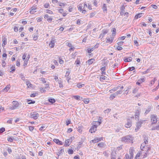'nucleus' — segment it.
<instances>
[{
	"mask_svg": "<svg viewBox=\"0 0 159 159\" xmlns=\"http://www.w3.org/2000/svg\"><path fill=\"white\" fill-rule=\"evenodd\" d=\"M151 109L150 107L147 109L145 112V114H147L148 113L151 111Z\"/></svg>",
	"mask_w": 159,
	"mask_h": 159,
	"instance_id": "nucleus-53",
	"label": "nucleus"
},
{
	"mask_svg": "<svg viewBox=\"0 0 159 159\" xmlns=\"http://www.w3.org/2000/svg\"><path fill=\"white\" fill-rule=\"evenodd\" d=\"M12 105L10 106L9 107V108L11 110H13L16 109L19 106V103L18 102L16 101H14L12 102Z\"/></svg>",
	"mask_w": 159,
	"mask_h": 159,
	"instance_id": "nucleus-3",
	"label": "nucleus"
},
{
	"mask_svg": "<svg viewBox=\"0 0 159 159\" xmlns=\"http://www.w3.org/2000/svg\"><path fill=\"white\" fill-rule=\"evenodd\" d=\"M73 8V6H70L69 7L68 11L69 12H71L72 11V9Z\"/></svg>",
	"mask_w": 159,
	"mask_h": 159,
	"instance_id": "nucleus-43",
	"label": "nucleus"
},
{
	"mask_svg": "<svg viewBox=\"0 0 159 159\" xmlns=\"http://www.w3.org/2000/svg\"><path fill=\"white\" fill-rule=\"evenodd\" d=\"M125 7L124 6H122L121 8L120 11V14L121 15H123L124 14V10L125 9Z\"/></svg>",
	"mask_w": 159,
	"mask_h": 159,
	"instance_id": "nucleus-22",
	"label": "nucleus"
},
{
	"mask_svg": "<svg viewBox=\"0 0 159 159\" xmlns=\"http://www.w3.org/2000/svg\"><path fill=\"white\" fill-rule=\"evenodd\" d=\"M95 61V60L93 58H91L88 60L86 62L89 65H90L92 64L93 62Z\"/></svg>",
	"mask_w": 159,
	"mask_h": 159,
	"instance_id": "nucleus-21",
	"label": "nucleus"
},
{
	"mask_svg": "<svg viewBox=\"0 0 159 159\" xmlns=\"http://www.w3.org/2000/svg\"><path fill=\"white\" fill-rule=\"evenodd\" d=\"M26 83L28 88H32V84L28 80H26Z\"/></svg>",
	"mask_w": 159,
	"mask_h": 159,
	"instance_id": "nucleus-19",
	"label": "nucleus"
},
{
	"mask_svg": "<svg viewBox=\"0 0 159 159\" xmlns=\"http://www.w3.org/2000/svg\"><path fill=\"white\" fill-rule=\"evenodd\" d=\"M106 39V43H111L114 39V37H111L110 38H107Z\"/></svg>",
	"mask_w": 159,
	"mask_h": 159,
	"instance_id": "nucleus-17",
	"label": "nucleus"
},
{
	"mask_svg": "<svg viewBox=\"0 0 159 159\" xmlns=\"http://www.w3.org/2000/svg\"><path fill=\"white\" fill-rule=\"evenodd\" d=\"M132 125L131 122L130 120H128L127 123L125 124V126L126 128H130Z\"/></svg>",
	"mask_w": 159,
	"mask_h": 159,
	"instance_id": "nucleus-14",
	"label": "nucleus"
},
{
	"mask_svg": "<svg viewBox=\"0 0 159 159\" xmlns=\"http://www.w3.org/2000/svg\"><path fill=\"white\" fill-rule=\"evenodd\" d=\"M147 147H148L147 146H146V144L144 143H143L141 144L140 146V148L141 149V151H144L145 150L147 149Z\"/></svg>",
	"mask_w": 159,
	"mask_h": 159,
	"instance_id": "nucleus-11",
	"label": "nucleus"
},
{
	"mask_svg": "<svg viewBox=\"0 0 159 159\" xmlns=\"http://www.w3.org/2000/svg\"><path fill=\"white\" fill-rule=\"evenodd\" d=\"M83 101H84V102L86 104L89 103V99L85 98L83 100Z\"/></svg>",
	"mask_w": 159,
	"mask_h": 159,
	"instance_id": "nucleus-39",
	"label": "nucleus"
},
{
	"mask_svg": "<svg viewBox=\"0 0 159 159\" xmlns=\"http://www.w3.org/2000/svg\"><path fill=\"white\" fill-rule=\"evenodd\" d=\"M71 142L70 139H67L65 140L64 144V146L65 147L69 146L70 145V143Z\"/></svg>",
	"mask_w": 159,
	"mask_h": 159,
	"instance_id": "nucleus-15",
	"label": "nucleus"
},
{
	"mask_svg": "<svg viewBox=\"0 0 159 159\" xmlns=\"http://www.w3.org/2000/svg\"><path fill=\"white\" fill-rule=\"evenodd\" d=\"M116 30L115 28H113L112 30V37H114L115 35L116 32Z\"/></svg>",
	"mask_w": 159,
	"mask_h": 159,
	"instance_id": "nucleus-33",
	"label": "nucleus"
},
{
	"mask_svg": "<svg viewBox=\"0 0 159 159\" xmlns=\"http://www.w3.org/2000/svg\"><path fill=\"white\" fill-rule=\"evenodd\" d=\"M132 58L131 57H129L128 58H126L124 60V61L125 62H130L132 61Z\"/></svg>",
	"mask_w": 159,
	"mask_h": 159,
	"instance_id": "nucleus-24",
	"label": "nucleus"
},
{
	"mask_svg": "<svg viewBox=\"0 0 159 159\" xmlns=\"http://www.w3.org/2000/svg\"><path fill=\"white\" fill-rule=\"evenodd\" d=\"M2 41L3 43L2 44V46H4L7 43V39L5 37H3L2 38Z\"/></svg>",
	"mask_w": 159,
	"mask_h": 159,
	"instance_id": "nucleus-18",
	"label": "nucleus"
},
{
	"mask_svg": "<svg viewBox=\"0 0 159 159\" xmlns=\"http://www.w3.org/2000/svg\"><path fill=\"white\" fill-rule=\"evenodd\" d=\"M150 117L152 124H156L157 122V118L156 115H152Z\"/></svg>",
	"mask_w": 159,
	"mask_h": 159,
	"instance_id": "nucleus-6",
	"label": "nucleus"
},
{
	"mask_svg": "<svg viewBox=\"0 0 159 159\" xmlns=\"http://www.w3.org/2000/svg\"><path fill=\"white\" fill-rule=\"evenodd\" d=\"M37 9V7L35 6H33L31 8L30 11V14H34V13L36 12V11H35V10Z\"/></svg>",
	"mask_w": 159,
	"mask_h": 159,
	"instance_id": "nucleus-13",
	"label": "nucleus"
},
{
	"mask_svg": "<svg viewBox=\"0 0 159 159\" xmlns=\"http://www.w3.org/2000/svg\"><path fill=\"white\" fill-rule=\"evenodd\" d=\"M44 6L45 8H48L49 6V4L48 3H45L44 5Z\"/></svg>",
	"mask_w": 159,
	"mask_h": 159,
	"instance_id": "nucleus-63",
	"label": "nucleus"
},
{
	"mask_svg": "<svg viewBox=\"0 0 159 159\" xmlns=\"http://www.w3.org/2000/svg\"><path fill=\"white\" fill-rule=\"evenodd\" d=\"M145 120H139L137 123L136 128H135V130L136 132H137L138 130L141 127L142 124L143 122L145 121Z\"/></svg>",
	"mask_w": 159,
	"mask_h": 159,
	"instance_id": "nucleus-8",
	"label": "nucleus"
},
{
	"mask_svg": "<svg viewBox=\"0 0 159 159\" xmlns=\"http://www.w3.org/2000/svg\"><path fill=\"white\" fill-rule=\"evenodd\" d=\"M84 84H82L81 83H79L77 84V86L79 88H81L83 87H84Z\"/></svg>",
	"mask_w": 159,
	"mask_h": 159,
	"instance_id": "nucleus-30",
	"label": "nucleus"
},
{
	"mask_svg": "<svg viewBox=\"0 0 159 159\" xmlns=\"http://www.w3.org/2000/svg\"><path fill=\"white\" fill-rule=\"evenodd\" d=\"M54 40H52V41L49 43V46L51 48H53L54 45Z\"/></svg>",
	"mask_w": 159,
	"mask_h": 159,
	"instance_id": "nucleus-25",
	"label": "nucleus"
},
{
	"mask_svg": "<svg viewBox=\"0 0 159 159\" xmlns=\"http://www.w3.org/2000/svg\"><path fill=\"white\" fill-rule=\"evenodd\" d=\"M131 89V87L130 86L128 87L127 88V89L126 90L125 92H127V93H125L126 95L128 93V92L129 91V89Z\"/></svg>",
	"mask_w": 159,
	"mask_h": 159,
	"instance_id": "nucleus-47",
	"label": "nucleus"
},
{
	"mask_svg": "<svg viewBox=\"0 0 159 159\" xmlns=\"http://www.w3.org/2000/svg\"><path fill=\"white\" fill-rule=\"evenodd\" d=\"M83 143V142H80L78 144V145L77 147V148L78 149H80L81 147V145Z\"/></svg>",
	"mask_w": 159,
	"mask_h": 159,
	"instance_id": "nucleus-37",
	"label": "nucleus"
},
{
	"mask_svg": "<svg viewBox=\"0 0 159 159\" xmlns=\"http://www.w3.org/2000/svg\"><path fill=\"white\" fill-rule=\"evenodd\" d=\"M116 153L115 152H112L111 153V159H116Z\"/></svg>",
	"mask_w": 159,
	"mask_h": 159,
	"instance_id": "nucleus-20",
	"label": "nucleus"
},
{
	"mask_svg": "<svg viewBox=\"0 0 159 159\" xmlns=\"http://www.w3.org/2000/svg\"><path fill=\"white\" fill-rule=\"evenodd\" d=\"M143 13H140L136 15L135 16L134 18L135 19H138V18L141 17L142 16Z\"/></svg>",
	"mask_w": 159,
	"mask_h": 159,
	"instance_id": "nucleus-27",
	"label": "nucleus"
},
{
	"mask_svg": "<svg viewBox=\"0 0 159 159\" xmlns=\"http://www.w3.org/2000/svg\"><path fill=\"white\" fill-rule=\"evenodd\" d=\"M27 54L26 53H24L22 56V59L23 60H24L25 59L26 57Z\"/></svg>",
	"mask_w": 159,
	"mask_h": 159,
	"instance_id": "nucleus-59",
	"label": "nucleus"
},
{
	"mask_svg": "<svg viewBox=\"0 0 159 159\" xmlns=\"http://www.w3.org/2000/svg\"><path fill=\"white\" fill-rule=\"evenodd\" d=\"M39 89H40V91L42 93H44L46 91L43 88L40 87V88Z\"/></svg>",
	"mask_w": 159,
	"mask_h": 159,
	"instance_id": "nucleus-46",
	"label": "nucleus"
},
{
	"mask_svg": "<svg viewBox=\"0 0 159 159\" xmlns=\"http://www.w3.org/2000/svg\"><path fill=\"white\" fill-rule=\"evenodd\" d=\"M157 80V79L156 78H154L153 80H152L151 81L150 84H149V86H152L155 83V81Z\"/></svg>",
	"mask_w": 159,
	"mask_h": 159,
	"instance_id": "nucleus-26",
	"label": "nucleus"
},
{
	"mask_svg": "<svg viewBox=\"0 0 159 159\" xmlns=\"http://www.w3.org/2000/svg\"><path fill=\"white\" fill-rule=\"evenodd\" d=\"M145 80V79L144 78H141L139 79L138 81H139V82L140 81V82L142 83Z\"/></svg>",
	"mask_w": 159,
	"mask_h": 159,
	"instance_id": "nucleus-45",
	"label": "nucleus"
},
{
	"mask_svg": "<svg viewBox=\"0 0 159 159\" xmlns=\"http://www.w3.org/2000/svg\"><path fill=\"white\" fill-rule=\"evenodd\" d=\"M135 69V68L134 66L129 67L128 68V70L129 71H132Z\"/></svg>",
	"mask_w": 159,
	"mask_h": 159,
	"instance_id": "nucleus-44",
	"label": "nucleus"
},
{
	"mask_svg": "<svg viewBox=\"0 0 159 159\" xmlns=\"http://www.w3.org/2000/svg\"><path fill=\"white\" fill-rule=\"evenodd\" d=\"M102 137H101V138L96 137L94 139L91 140V141L94 143H96L98 142L99 141H101V140H102Z\"/></svg>",
	"mask_w": 159,
	"mask_h": 159,
	"instance_id": "nucleus-12",
	"label": "nucleus"
},
{
	"mask_svg": "<svg viewBox=\"0 0 159 159\" xmlns=\"http://www.w3.org/2000/svg\"><path fill=\"white\" fill-rule=\"evenodd\" d=\"M5 129L4 128H2L0 129V133H2L5 131Z\"/></svg>",
	"mask_w": 159,
	"mask_h": 159,
	"instance_id": "nucleus-56",
	"label": "nucleus"
},
{
	"mask_svg": "<svg viewBox=\"0 0 159 159\" xmlns=\"http://www.w3.org/2000/svg\"><path fill=\"white\" fill-rule=\"evenodd\" d=\"M122 91L121 90H119V91H117L115 93V94H116V95H117L119 94H120L122 93Z\"/></svg>",
	"mask_w": 159,
	"mask_h": 159,
	"instance_id": "nucleus-52",
	"label": "nucleus"
},
{
	"mask_svg": "<svg viewBox=\"0 0 159 159\" xmlns=\"http://www.w3.org/2000/svg\"><path fill=\"white\" fill-rule=\"evenodd\" d=\"M116 96V94H115V93L111 94L110 97V99L111 100H113Z\"/></svg>",
	"mask_w": 159,
	"mask_h": 159,
	"instance_id": "nucleus-28",
	"label": "nucleus"
},
{
	"mask_svg": "<svg viewBox=\"0 0 159 159\" xmlns=\"http://www.w3.org/2000/svg\"><path fill=\"white\" fill-rule=\"evenodd\" d=\"M48 101L51 103H53L55 102V100L54 98H50L48 99Z\"/></svg>",
	"mask_w": 159,
	"mask_h": 159,
	"instance_id": "nucleus-31",
	"label": "nucleus"
},
{
	"mask_svg": "<svg viewBox=\"0 0 159 159\" xmlns=\"http://www.w3.org/2000/svg\"><path fill=\"white\" fill-rule=\"evenodd\" d=\"M73 97L76 100H80V96L79 95H75L73 96Z\"/></svg>",
	"mask_w": 159,
	"mask_h": 159,
	"instance_id": "nucleus-34",
	"label": "nucleus"
},
{
	"mask_svg": "<svg viewBox=\"0 0 159 159\" xmlns=\"http://www.w3.org/2000/svg\"><path fill=\"white\" fill-rule=\"evenodd\" d=\"M39 115V114L37 112H31L30 114V117L34 120H36L38 118Z\"/></svg>",
	"mask_w": 159,
	"mask_h": 159,
	"instance_id": "nucleus-5",
	"label": "nucleus"
},
{
	"mask_svg": "<svg viewBox=\"0 0 159 159\" xmlns=\"http://www.w3.org/2000/svg\"><path fill=\"white\" fill-rule=\"evenodd\" d=\"M20 77L21 78L22 80H25V77L23 75L21 74H20Z\"/></svg>",
	"mask_w": 159,
	"mask_h": 159,
	"instance_id": "nucleus-51",
	"label": "nucleus"
},
{
	"mask_svg": "<svg viewBox=\"0 0 159 159\" xmlns=\"http://www.w3.org/2000/svg\"><path fill=\"white\" fill-rule=\"evenodd\" d=\"M148 139V138L147 137H145L144 138V142L143 143H145V144H146L148 143V141L147 140Z\"/></svg>",
	"mask_w": 159,
	"mask_h": 159,
	"instance_id": "nucleus-41",
	"label": "nucleus"
},
{
	"mask_svg": "<svg viewBox=\"0 0 159 159\" xmlns=\"http://www.w3.org/2000/svg\"><path fill=\"white\" fill-rule=\"evenodd\" d=\"M40 81H42L43 83H46V81H45V79L44 78H40Z\"/></svg>",
	"mask_w": 159,
	"mask_h": 159,
	"instance_id": "nucleus-50",
	"label": "nucleus"
},
{
	"mask_svg": "<svg viewBox=\"0 0 159 159\" xmlns=\"http://www.w3.org/2000/svg\"><path fill=\"white\" fill-rule=\"evenodd\" d=\"M102 9L104 12L105 11H107V7L106 6V5L105 4H103V6L102 7Z\"/></svg>",
	"mask_w": 159,
	"mask_h": 159,
	"instance_id": "nucleus-29",
	"label": "nucleus"
},
{
	"mask_svg": "<svg viewBox=\"0 0 159 159\" xmlns=\"http://www.w3.org/2000/svg\"><path fill=\"white\" fill-rule=\"evenodd\" d=\"M144 153V152H143V151H141L140 152H138L137 154L135 157V159H139V158H138L141 155V154Z\"/></svg>",
	"mask_w": 159,
	"mask_h": 159,
	"instance_id": "nucleus-23",
	"label": "nucleus"
},
{
	"mask_svg": "<svg viewBox=\"0 0 159 159\" xmlns=\"http://www.w3.org/2000/svg\"><path fill=\"white\" fill-rule=\"evenodd\" d=\"M75 63L76 65H79L80 64V62L79 60L77 59L75 61Z\"/></svg>",
	"mask_w": 159,
	"mask_h": 159,
	"instance_id": "nucleus-60",
	"label": "nucleus"
},
{
	"mask_svg": "<svg viewBox=\"0 0 159 159\" xmlns=\"http://www.w3.org/2000/svg\"><path fill=\"white\" fill-rule=\"evenodd\" d=\"M11 71H10V72H13V71H14L15 70V66H12L11 68Z\"/></svg>",
	"mask_w": 159,
	"mask_h": 159,
	"instance_id": "nucleus-38",
	"label": "nucleus"
},
{
	"mask_svg": "<svg viewBox=\"0 0 159 159\" xmlns=\"http://www.w3.org/2000/svg\"><path fill=\"white\" fill-rule=\"evenodd\" d=\"M134 150L133 147H131L129 149V154H130V159H133L134 158Z\"/></svg>",
	"mask_w": 159,
	"mask_h": 159,
	"instance_id": "nucleus-9",
	"label": "nucleus"
},
{
	"mask_svg": "<svg viewBox=\"0 0 159 159\" xmlns=\"http://www.w3.org/2000/svg\"><path fill=\"white\" fill-rule=\"evenodd\" d=\"M108 32L107 30H103L102 31V33L100 34L99 38H102Z\"/></svg>",
	"mask_w": 159,
	"mask_h": 159,
	"instance_id": "nucleus-10",
	"label": "nucleus"
},
{
	"mask_svg": "<svg viewBox=\"0 0 159 159\" xmlns=\"http://www.w3.org/2000/svg\"><path fill=\"white\" fill-rule=\"evenodd\" d=\"M46 12L50 14H52L53 13L52 11L48 9L46 10Z\"/></svg>",
	"mask_w": 159,
	"mask_h": 159,
	"instance_id": "nucleus-57",
	"label": "nucleus"
},
{
	"mask_svg": "<svg viewBox=\"0 0 159 159\" xmlns=\"http://www.w3.org/2000/svg\"><path fill=\"white\" fill-rule=\"evenodd\" d=\"M10 87L9 85H7L4 89L3 90L5 92H7L10 89Z\"/></svg>",
	"mask_w": 159,
	"mask_h": 159,
	"instance_id": "nucleus-35",
	"label": "nucleus"
},
{
	"mask_svg": "<svg viewBox=\"0 0 159 159\" xmlns=\"http://www.w3.org/2000/svg\"><path fill=\"white\" fill-rule=\"evenodd\" d=\"M78 10L79 11H81L82 10V4H79L78 6Z\"/></svg>",
	"mask_w": 159,
	"mask_h": 159,
	"instance_id": "nucleus-49",
	"label": "nucleus"
},
{
	"mask_svg": "<svg viewBox=\"0 0 159 159\" xmlns=\"http://www.w3.org/2000/svg\"><path fill=\"white\" fill-rule=\"evenodd\" d=\"M53 141L55 143L59 145H62L63 144V143L62 142L60 141L57 139H54Z\"/></svg>",
	"mask_w": 159,
	"mask_h": 159,
	"instance_id": "nucleus-16",
	"label": "nucleus"
},
{
	"mask_svg": "<svg viewBox=\"0 0 159 159\" xmlns=\"http://www.w3.org/2000/svg\"><path fill=\"white\" fill-rule=\"evenodd\" d=\"M58 83L59 84V87L60 88H62L63 87V84L62 83V82L61 80H60L59 81Z\"/></svg>",
	"mask_w": 159,
	"mask_h": 159,
	"instance_id": "nucleus-58",
	"label": "nucleus"
},
{
	"mask_svg": "<svg viewBox=\"0 0 159 159\" xmlns=\"http://www.w3.org/2000/svg\"><path fill=\"white\" fill-rule=\"evenodd\" d=\"M150 150V147H147V149L143 151V152H144V153L141 154V155L143 156V158L146 157L148 156V155L149 153V152Z\"/></svg>",
	"mask_w": 159,
	"mask_h": 159,
	"instance_id": "nucleus-4",
	"label": "nucleus"
},
{
	"mask_svg": "<svg viewBox=\"0 0 159 159\" xmlns=\"http://www.w3.org/2000/svg\"><path fill=\"white\" fill-rule=\"evenodd\" d=\"M141 112V110L139 108V107H138V109L136 110V112L135 113V118L136 120H139V116Z\"/></svg>",
	"mask_w": 159,
	"mask_h": 159,
	"instance_id": "nucleus-7",
	"label": "nucleus"
},
{
	"mask_svg": "<svg viewBox=\"0 0 159 159\" xmlns=\"http://www.w3.org/2000/svg\"><path fill=\"white\" fill-rule=\"evenodd\" d=\"M122 141L125 143H128L130 142L132 140V138L131 135H128L122 138Z\"/></svg>",
	"mask_w": 159,
	"mask_h": 159,
	"instance_id": "nucleus-2",
	"label": "nucleus"
},
{
	"mask_svg": "<svg viewBox=\"0 0 159 159\" xmlns=\"http://www.w3.org/2000/svg\"><path fill=\"white\" fill-rule=\"evenodd\" d=\"M14 138L12 137H9L7 138V140L8 141L10 142H12Z\"/></svg>",
	"mask_w": 159,
	"mask_h": 159,
	"instance_id": "nucleus-42",
	"label": "nucleus"
},
{
	"mask_svg": "<svg viewBox=\"0 0 159 159\" xmlns=\"http://www.w3.org/2000/svg\"><path fill=\"white\" fill-rule=\"evenodd\" d=\"M62 151H64V150L63 149H60V150H59V151L58 152L57 155L58 156H59V155H60Z\"/></svg>",
	"mask_w": 159,
	"mask_h": 159,
	"instance_id": "nucleus-54",
	"label": "nucleus"
},
{
	"mask_svg": "<svg viewBox=\"0 0 159 159\" xmlns=\"http://www.w3.org/2000/svg\"><path fill=\"white\" fill-rule=\"evenodd\" d=\"M37 94H38L36 93H32L31 94L30 97H35L36 96V95H37Z\"/></svg>",
	"mask_w": 159,
	"mask_h": 159,
	"instance_id": "nucleus-62",
	"label": "nucleus"
},
{
	"mask_svg": "<svg viewBox=\"0 0 159 159\" xmlns=\"http://www.w3.org/2000/svg\"><path fill=\"white\" fill-rule=\"evenodd\" d=\"M27 102H28V104H34L35 102V101H32L31 100H28Z\"/></svg>",
	"mask_w": 159,
	"mask_h": 159,
	"instance_id": "nucleus-48",
	"label": "nucleus"
},
{
	"mask_svg": "<svg viewBox=\"0 0 159 159\" xmlns=\"http://www.w3.org/2000/svg\"><path fill=\"white\" fill-rule=\"evenodd\" d=\"M107 77L103 75H101L100 78L101 81H103L104 80H106Z\"/></svg>",
	"mask_w": 159,
	"mask_h": 159,
	"instance_id": "nucleus-32",
	"label": "nucleus"
},
{
	"mask_svg": "<svg viewBox=\"0 0 159 159\" xmlns=\"http://www.w3.org/2000/svg\"><path fill=\"white\" fill-rule=\"evenodd\" d=\"M101 121H98L94 122L93 124V125L92 126V127L90 128L89 129V132L92 133H94L96 130L97 128V124H98L99 125H100L101 123Z\"/></svg>",
	"mask_w": 159,
	"mask_h": 159,
	"instance_id": "nucleus-1",
	"label": "nucleus"
},
{
	"mask_svg": "<svg viewBox=\"0 0 159 159\" xmlns=\"http://www.w3.org/2000/svg\"><path fill=\"white\" fill-rule=\"evenodd\" d=\"M129 155L128 154H126L124 159H129Z\"/></svg>",
	"mask_w": 159,
	"mask_h": 159,
	"instance_id": "nucleus-64",
	"label": "nucleus"
},
{
	"mask_svg": "<svg viewBox=\"0 0 159 159\" xmlns=\"http://www.w3.org/2000/svg\"><path fill=\"white\" fill-rule=\"evenodd\" d=\"M16 65L17 66H19L20 65V60L18 59L16 61Z\"/></svg>",
	"mask_w": 159,
	"mask_h": 159,
	"instance_id": "nucleus-55",
	"label": "nucleus"
},
{
	"mask_svg": "<svg viewBox=\"0 0 159 159\" xmlns=\"http://www.w3.org/2000/svg\"><path fill=\"white\" fill-rule=\"evenodd\" d=\"M98 146L101 148H102L104 146V144L102 142L98 144Z\"/></svg>",
	"mask_w": 159,
	"mask_h": 159,
	"instance_id": "nucleus-36",
	"label": "nucleus"
},
{
	"mask_svg": "<svg viewBox=\"0 0 159 159\" xmlns=\"http://www.w3.org/2000/svg\"><path fill=\"white\" fill-rule=\"evenodd\" d=\"M29 130L30 131H32L33 130V129H34V126H29Z\"/></svg>",
	"mask_w": 159,
	"mask_h": 159,
	"instance_id": "nucleus-61",
	"label": "nucleus"
},
{
	"mask_svg": "<svg viewBox=\"0 0 159 159\" xmlns=\"http://www.w3.org/2000/svg\"><path fill=\"white\" fill-rule=\"evenodd\" d=\"M111 111V109L110 108H107L104 111V112L105 113H108Z\"/></svg>",
	"mask_w": 159,
	"mask_h": 159,
	"instance_id": "nucleus-40",
	"label": "nucleus"
}]
</instances>
